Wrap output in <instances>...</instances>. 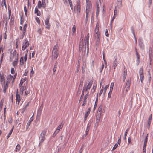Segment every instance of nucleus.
<instances>
[{
	"label": "nucleus",
	"mask_w": 153,
	"mask_h": 153,
	"mask_svg": "<svg viewBox=\"0 0 153 153\" xmlns=\"http://www.w3.org/2000/svg\"><path fill=\"white\" fill-rule=\"evenodd\" d=\"M58 45L56 44L54 46L52 50V57L55 59L57 58L59 53V51L58 50Z\"/></svg>",
	"instance_id": "obj_1"
},
{
	"label": "nucleus",
	"mask_w": 153,
	"mask_h": 153,
	"mask_svg": "<svg viewBox=\"0 0 153 153\" xmlns=\"http://www.w3.org/2000/svg\"><path fill=\"white\" fill-rule=\"evenodd\" d=\"M91 4H90L89 3L86 5V18L85 20L87 21L88 20L89 17V14L91 13Z\"/></svg>",
	"instance_id": "obj_2"
},
{
	"label": "nucleus",
	"mask_w": 153,
	"mask_h": 153,
	"mask_svg": "<svg viewBox=\"0 0 153 153\" xmlns=\"http://www.w3.org/2000/svg\"><path fill=\"white\" fill-rule=\"evenodd\" d=\"M17 75V73H16L15 74L14 76H12L11 74L8 75L7 77V81L6 82H7L8 83H9L11 80L12 79V83H14Z\"/></svg>",
	"instance_id": "obj_3"
},
{
	"label": "nucleus",
	"mask_w": 153,
	"mask_h": 153,
	"mask_svg": "<svg viewBox=\"0 0 153 153\" xmlns=\"http://www.w3.org/2000/svg\"><path fill=\"white\" fill-rule=\"evenodd\" d=\"M93 81H90L88 83L86 84L83 88V90H85L86 92H88V90L91 88L93 84Z\"/></svg>",
	"instance_id": "obj_4"
},
{
	"label": "nucleus",
	"mask_w": 153,
	"mask_h": 153,
	"mask_svg": "<svg viewBox=\"0 0 153 153\" xmlns=\"http://www.w3.org/2000/svg\"><path fill=\"white\" fill-rule=\"evenodd\" d=\"M30 45L29 42L27 39H26L24 40V41L22 44V51L25 50Z\"/></svg>",
	"instance_id": "obj_5"
},
{
	"label": "nucleus",
	"mask_w": 153,
	"mask_h": 153,
	"mask_svg": "<svg viewBox=\"0 0 153 153\" xmlns=\"http://www.w3.org/2000/svg\"><path fill=\"white\" fill-rule=\"evenodd\" d=\"M13 55L15 58V59L13 62L12 64L14 67H15L17 65L18 60V54H17L16 50L14 51Z\"/></svg>",
	"instance_id": "obj_6"
},
{
	"label": "nucleus",
	"mask_w": 153,
	"mask_h": 153,
	"mask_svg": "<svg viewBox=\"0 0 153 153\" xmlns=\"http://www.w3.org/2000/svg\"><path fill=\"white\" fill-rule=\"evenodd\" d=\"M46 131H42L41 133L40 138V144L42 143L45 139V135Z\"/></svg>",
	"instance_id": "obj_7"
},
{
	"label": "nucleus",
	"mask_w": 153,
	"mask_h": 153,
	"mask_svg": "<svg viewBox=\"0 0 153 153\" xmlns=\"http://www.w3.org/2000/svg\"><path fill=\"white\" fill-rule=\"evenodd\" d=\"M22 95H21L20 94L18 93V90L16 91V103L17 104L19 105L20 101L21 100V97Z\"/></svg>",
	"instance_id": "obj_8"
},
{
	"label": "nucleus",
	"mask_w": 153,
	"mask_h": 153,
	"mask_svg": "<svg viewBox=\"0 0 153 153\" xmlns=\"http://www.w3.org/2000/svg\"><path fill=\"white\" fill-rule=\"evenodd\" d=\"M50 19V16H48L45 21V24L46 26L45 27L48 30L50 29L51 26L50 24L49 23Z\"/></svg>",
	"instance_id": "obj_9"
},
{
	"label": "nucleus",
	"mask_w": 153,
	"mask_h": 153,
	"mask_svg": "<svg viewBox=\"0 0 153 153\" xmlns=\"http://www.w3.org/2000/svg\"><path fill=\"white\" fill-rule=\"evenodd\" d=\"M102 105H100L98 108V111L100 113L98 115H97L96 118V121L97 123H98L100 121V116L101 115V112L102 111Z\"/></svg>",
	"instance_id": "obj_10"
},
{
	"label": "nucleus",
	"mask_w": 153,
	"mask_h": 153,
	"mask_svg": "<svg viewBox=\"0 0 153 153\" xmlns=\"http://www.w3.org/2000/svg\"><path fill=\"white\" fill-rule=\"evenodd\" d=\"M76 10L77 14H80L81 11L80 1V0H78L77 2L76 6Z\"/></svg>",
	"instance_id": "obj_11"
},
{
	"label": "nucleus",
	"mask_w": 153,
	"mask_h": 153,
	"mask_svg": "<svg viewBox=\"0 0 153 153\" xmlns=\"http://www.w3.org/2000/svg\"><path fill=\"white\" fill-rule=\"evenodd\" d=\"M24 57L22 56L20 59V65H23L24 64V61L26 62L27 61V53H26L24 56Z\"/></svg>",
	"instance_id": "obj_12"
},
{
	"label": "nucleus",
	"mask_w": 153,
	"mask_h": 153,
	"mask_svg": "<svg viewBox=\"0 0 153 153\" xmlns=\"http://www.w3.org/2000/svg\"><path fill=\"white\" fill-rule=\"evenodd\" d=\"M89 33H88L87 35H85L84 38V41L85 42V45L87 44V47L89 46Z\"/></svg>",
	"instance_id": "obj_13"
},
{
	"label": "nucleus",
	"mask_w": 153,
	"mask_h": 153,
	"mask_svg": "<svg viewBox=\"0 0 153 153\" xmlns=\"http://www.w3.org/2000/svg\"><path fill=\"white\" fill-rule=\"evenodd\" d=\"M19 87L20 88V94L21 95H22L23 94L24 91L26 89V87L25 86V84H24L23 85H19Z\"/></svg>",
	"instance_id": "obj_14"
},
{
	"label": "nucleus",
	"mask_w": 153,
	"mask_h": 153,
	"mask_svg": "<svg viewBox=\"0 0 153 153\" xmlns=\"http://www.w3.org/2000/svg\"><path fill=\"white\" fill-rule=\"evenodd\" d=\"M152 118V114H151L149 116V118H148V120L147 121V123H148L147 128L148 129H149L150 128V124L151 123Z\"/></svg>",
	"instance_id": "obj_15"
},
{
	"label": "nucleus",
	"mask_w": 153,
	"mask_h": 153,
	"mask_svg": "<svg viewBox=\"0 0 153 153\" xmlns=\"http://www.w3.org/2000/svg\"><path fill=\"white\" fill-rule=\"evenodd\" d=\"M43 108V104H42L37 111V116H40Z\"/></svg>",
	"instance_id": "obj_16"
},
{
	"label": "nucleus",
	"mask_w": 153,
	"mask_h": 153,
	"mask_svg": "<svg viewBox=\"0 0 153 153\" xmlns=\"http://www.w3.org/2000/svg\"><path fill=\"white\" fill-rule=\"evenodd\" d=\"M131 82V78H128L127 79V82H126V84L125 87H127V88H128V87L130 88Z\"/></svg>",
	"instance_id": "obj_17"
},
{
	"label": "nucleus",
	"mask_w": 153,
	"mask_h": 153,
	"mask_svg": "<svg viewBox=\"0 0 153 153\" xmlns=\"http://www.w3.org/2000/svg\"><path fill=\"white\" fill-rule=\"evenodd\" d=\"M14 18L13 15H12L11 17L9 24L11 26L13 25L14 23Z\"/></svg>",
	"instance_id": "obj_18"
},
{
	"label": "nucleus",
	"mask_w": 153,
	"mask_h": 153,
	"mask_svg": "<svg viewBox=\"0 0 153 153\" xmlns=\"http://www.w3.org/2000/svg\"><path fill=\"white\" fill-rule=\"evenodd\" d=\"M9 83L7 82H6L5 84L4 85L3 88V92L5 93L7 89L8 88V87Z\"/></svg>",
	"instance_id": "obj_19"
},
{
	"label": "nucleus",
	"mask_w": 153,
	"mask_h": 153,
	"mask_svg": "<svg viewBox=\"0 0 153 153\" xmlns=\"http://www.w3.org/2000/svg\"><path fill=\"white\" fill-rule=\"evenodd\" d=\"M83 35L82 34L81 37L80 39V42L79 44V48L82 47L83 45Z\"/></svg>",
	"instance_id": "obj_20"
},
{
	"label": "nucleus",
	"mask_w": 153,
	"mask_h": 153,
	"mask_svg": "<svg viewBox=\"0 0 153 153\" xmlns=\"http://www.w3.org/2000/svg\"><path fill=\"white\" fill-rule=\"evenodd\" d=\"M35 13L37 14V15L38 16H40L41 15L40 12L38 10L37 7H35Z\"/></svg>",
	"instance_id": "obj_21"
},
{
	"label": "nucleus",
	"mask_w": 153,
	"mask_h": 153,
	"mask_svg": "<svg viewBox=\"0 0 153 153\" xmlns=\"http://www.w3.org/2000/svg\"><path fill=\"white\" fill-rule=\"evenodd\" d=\"M117 65V59H115L113 62V66L114 69L115 70Z\"/></svg>",
	"instance_id": "obj_22"
},
{
	"label": "nucleus",
	"mask_w": 153,
	"mask_h": 153,
	"mask_svg": "<svg viewBox=\"0 0 153 153\" xmlns=\"http://www.w3.org/2000/svg\"><path fill=\"white\" fill-rule=\"evenodd\" d=\"M4 99L2 98L0 102V111H1Z\"/></svg>",
	"instance_id": "obj_23"
},
{
	"label": "nucleus",
	"mask_w": 153,
	"mask_h": 153,
	"mask_svg": "<svg viewBox=\"0 0 153 153\" xmlns=\"http://www.w3.org/2000/svg\"><path fill=\"white\" fill-rule=\"evenodd\" d=\"M127 71L126 69L124 68L123 72V81L124 82L126 79L127 75Z\"/></svg>",
	"instance_id": "obj_24"
},
{
	"label": "nucleus",
	"mask_w": 153,
	"mask_h": 153,
	"mask_svg": "<svg viewBox=\"0 0 153 153\" xmlns=\"http://www.w3.org/2000/svg\"><path fill=\"white\" fill-rule=\"evenodd\" d=\"M129 89V88L128 87V88H127V87H125L123 90V94H126L127 93Z\"/></svg>",
	"instance_id": "obj_25"
},
{
	"label": "nucleus",
	"mask_w": 153,
	"mask_h": 153,
	"mask_svg": "<svg viewBox=\"0 0 153 153\" xmlns=\"http://www.w3.org/2000/svg\"><path fill=\"white\" fill-rule=\"evenodd\" d=\"M8 22L7 16L6 15H4L3 16V22L5 23V22Z\"/></svg>",
	"instance_id": "obj_26"
},
{
	"label": "nucleus",
	"mask_w": 153,
	"mask_h": 153,
	"mask_svg": "<svg viewBox=\"0 0 153 153\" xmlns=\"http://www.w3.org/2000/svg\"><path fill=\"white\" fill-rule=\"evenodd\" d=\"M13 128H13H13H12L10 130L9 133L8 134L7 136V139H8L10 137V136L11 134H12V133L13 131Z\"/></svg>",
	"instance_id": "obj_27"
},
{
	"label": "nucleus",
	"mask_w": 153,
	"mask_h": 153,
	"mask_svg": "<svg viewBox=\"0 0 153 153\" xmlns=\"http://www.w3.org/2000/svg\"><path fill=\"white\" fill-rule=\"evenodd\" d=\"M26 80V79L25 78L23 79L22 78L20 81V82L19 84V85H23L24 84H23V83Z\"/></svg>",
	"instance_id": "obj_28"
},
{
	"label": "nucleus",
	"mask_w": 153,
	"mask_h": 153,
	"mask_svg": "<svg viewBox=\"0 0 153 153\" xmlns=\"http://www.w3.org/2000/svg\"><path fill=\"white\" fill-rule=\"evenodd\" d=\"M21 149V147L19 144H18L17 145L16 147V150L15 151L16 152L19 151Z\"/></svg>",
	"instance_id": "obj_29"
},
{
	"label": "nucleus",
	"mask_w": 153,
	"mask_h": 153,
	"mask_svg": "<svg viewBox=\"0 0 153 153\" xmlns=\"http://www.w3.org/2000/svg\"><path fill=\"white\" fill-rule=\"evenodd\" d=\"M140 76L141 82L142 83H143V82L144 79V76L143 74L140 75Z\"/></svg>",
	"instance_id": "obj_30"
},
{
	"label": "nucleus",
	"mask_w": 153,
	"mask_h": 153,
	"mask_svg": "<svg viewBox=\"0 0 153 153\" xmlns=\"http://www.w3.org/2000/svg\"><path fill=\"white\" fill-rule=\"evenodd\" d=\"M1 82H4L5 81V79L4 77L3 74H1Z\"/></svg>",
	"instance_id": "obj_31"
},
{
	"label": "nucleus",
	"mask_w": 153,
	"mask_h": 153,
	"mask_svg": "<svg viewBox=\"0 0 153 153\" xmlns=\"http://www.w3.org/2000/svg\"><path fill=\"white\" fill-rule=\"evenodd\" d=\"M148 72L149 73V77L148 79V81H149V84H148V87H149V85H150V84L151 82V74L150 72L149 71H148Z\"/></svg>",
	"instance_id": "obj_32"
},
{
	"label": "nucleus",
	"mask_w": 153,
	"mask_h": 153,
	"mask_svg": "<svg viewBox=\"0 0 153 153\" xmlns=\"http://www.w3.org/2000/svg\"><path fill=\"white\" fill-rule=\"evenodd\" d=\"M37 8H40L42 7V4L41 1H39L38 2V3L37 6Z\"/></svg>",
	"instance_id": "obj_33"
},
{
	"label": "nucleus",
	"mask_w": 153,
	"mask_h": 153,
	"mask_svg": "<svg viewBox=\"0 0 153 153\" xmlns=\"http://www.w3.org/2000/svg\"><path fill=\"white\" fill-rule=\"evenodd\" d=\"M42 7L43 8H45L46 6L45 0H42Z\"/></svg>",
	"instance_id": "obj_34"
},
{
	"label": "nucleus",
	"mask_w": 153,
	"mask_h": 153,
	"mask_svg": "<svg viewBox=\"0 0 153 153\" xmlns=\"http://www.w3.org/2000/svg\"><path fill=\"white\" fill-rule=\"evenodd\" d=\"M32 121V120L31 121L29 120V121L27 123V124L26 125V129L27 130L28 129V128L29 127L30 125L31 122Z\"/></svg>",
	"instance_id": "obj_35"
},
{
	"label": "nucleus",
	"mask_w": 153,
	"mask_h": 153,
	"mask_svg": "<svg viewBox=\"0 0 153 153\" xmlns=\"http://www.w3.org/2000/svg\"><path fill=\"white\" fill-rule=\"evenodd\" d=\"M135 51H136V56L137 57V60L138 61H139L140 60V57L139 56V54L138 53L137 50L136 49V48H135Z\"/></svg>",
	"instance_id": "obj_36"
},
{
	"label": "nucleus",
	"mask_w": 153,
	"mask_h": 153,
	"mask_svg": "<svg viewBox=\"0 0 153 153\" xmlns=\"http://www.w3.org/2000/svg\"><path fill=\"white\" fill-rule=\"evenodd\" d=\"M135 51H136V56L137 57V60L138 61H139L140 60V57L139 56V54L138 53L137 50L136 49V48H135Z\"/></svg>",
	"instance_id": "obj_37"
},
{
	"label": "nucleus",
	"mask_w": 153,
	"mask_h": 153,
	"mask_svg": "<svg viewBox=\"0 0 153 153\" xmlns=\"http://www.w3.org/2000/svg\"><path fill=\"white\" fill-rule=\"evenodd\" d=\"M129 128H128L126 131L125 134H124V138L125 140L126 139V137L127 135V134L128 133V132L129 131Z\"/></svg>",
	"instance_id": "obj_38"
},
{
	"label": "nucleus",
	"mask_w": 153,
	"mask_h": 153,
	"mask_svg": "<svg viewBox=\"0 0 153 153\" xmlns=\"http://www.w3.org/2000/svg\"><path fill=\"white\" fill-rule=\"evenodd\" d=\"M63 124L62 123L60 124L59 125V126L58 127L57 129L58 130H59V131H60V129H62V128L63 127Z\"/></svg>",
	"instance_id": "obj_39"
},
{
	"label": "nucleus",
	"mask_w": 153,
	"mask_h": 153,
	"mask_svg": "<svg viewBox=\"0 0 153 153\" xmlns=\"http://www.w3.org/2000/svg\"><path fill=\"white\" fill-rule=\"evenodd\" d=\"M89 112L87 111L85 113V114L84 120H86L87 117L90 114Z\"/></svg>",
	"instance_id": "obj_40"
},
{
	"label": "nucleus",
	"mask_w": 153,
	"mask_h": 153,
	"mask_svg": "<svg viewBox=\"0 0 153 153\" xmlns=\"http://www.w3.org/2000/svg\"><path fill=\"white\" fill-rule=\"evenodd\" d=\"M109 84H108V85H107L106 86H105V87L104 91L103 92V94L104 95L105 94V92L106 91V90H107V89L109 87Z\"/></svg>",
	"instance_id": "obj_41"
},
{
	"label": "nucleus",
	"mask_w": 153,
	"mask_h": 153,
	"mask_svg": "<svg viewBox=\"0 0 153 153\" xmlns=\"http://www.w3.org/2000/svg\"><path fill=\"white\" fill-rule=\"evenodd\" d=\"M139 75L143 74V69L142 68H140L139 71Z\"/></svg>",
	"instance_id": "obj_42"
},
{
	"label": "nucleus",
	"mask_w": 153,
	"mask_h": 153,
	"mask_svg": "<svg viewBox=\"0 0 153 153\" xmlns=\"http://www.w3.org/2000/svg\"><path fill=\"white\" fill-rule=\"evenodd\" d=\"M89 92H88L85 95L84 98V100H86L87 98L89 96Z\"/></svg>",
	"instance_id": "obj_43"
},
{
	"label": "nucleus",
	"mask_w": 153,
	"mask_h": 153,
	"mask_svg": "<svg viewBox=\"0 0 153 153\" xmlns=\"http://www.w3.org/2000/svg\"><path fill=\"white\" fill-rule=\"evenodd\" d=\"M27 24H24L23 27V31L24 33H25L26 31V29L27 28Z\"/></svg>",
	"instance_id": "obj_44"
},
{
	"label": "nucleus",
	"mask_w": 153,
	"mask_h": 153,
	"mask_svg": "<svg viewBox=\"0 0 153 153\" xmlns=\"http://www.w3.org/2000/svg\"><path fill=\"white\" fill-rule=\"evenodd\" d=\"M69 3L70 4V7L71 8V9L72 10H73V7L72 5V1L71 0H68Z\"/></svg>",
	"instance_id": "obj_45"
},
{
	"label": "nucleus",
	"mask_w": 153,
	"mask_h": 153,
	"mask_svg": "<svg viewBox=\"0 0 153 153\" xmlns=\"http://www.w3.org/2000/svg\"><path fill=\"white\" fill-rule=\"evenodd\" d=\"M104 64L102 63L101 67L99 68V71L100 73H101L102 70L104 68Z\"/></svg>",
	"instance_id": "obj_46"
},
{
	"label": "nucleus",
	"mask_w": 153,
	"mask_h": 153,
	"mask_svg": "<svg viewBox=\"0 0 153 153\" xmlns=\"http://www.w3.org/2000/svg\"><path fill=\"white\" fill-rule=\"evenodd\" d=\"M7 33L8 32L7 31H5L4 32V39H5V40L7 39Z\"/></svg>",
	"instance_id": "obj_47"
},
{
	"label": "nucleus",
	"mask_w": 153,
	"mask_h": 153,
	"mask_svg": "<svg viewBox=\"0 0 153 153\" xmlns=\"http://www.w3.org/2000/svg\"><path fill=\"white\" fill-rule=\"evenodd\" d=\"M95 36L96 38H97L98 39H99L100 37V33L96 34Z\"/></svg>",
	"instance_id": "obj_48"
},
{
	"label": "nucleus",
	"mask_w": 153,
	"mask_h": 153,
	"mask_svg": "<svg viewBox=\"0 0 153 153\" xmlns=\"http://www.w3.org/2000/svg\"><path fill=\"white\" fill-rule=\"evenodd\" d=\"M72 31L73 33H75L76 31V26L75 25H74L72 28Z\"/></svg>",
	"instance_id": "obj_49"
},
{
	"label": "nucleus",
	"mask_w": 153,
	"mask_h": 153,
	"mask_svg": "<svg viewBox=\"0 0 153 153\" xmlns=\"http://www.w3.org/2000/svg\"><path fill=\"white\" fill-rule=\"evenodd\" d=\"M103 87H102L101 89L100 90V93L99 94V96H100L101 94H102V93L103 92Z\"/></svg>",
	"instance_id": "obj_50"
},
{
	"label": "nucleus",
	"mask_w": 153,
	"mask_h": 153,
	"mask_svg": "<svg viewBox=\"0 0 153 153\" xmlns=\"http://www.w3.org/2000/svg\"><path fill=\"white\" fill-rule=\"evenodd\" d=\"M34 72L33 71V69H32L30 71V76L31 77V76H33V74H34Z\"/></svg>",
	"instance_id": "obj_51"
},
{
	"label": "nucleus",
	"mask_w": 153,
	"mask_h": 153,
	"mask_svg": "<svg viewBox=\"0 0 153 153\" xmlns=\"http://www.w3.org/2000/svg\"><path fill=\"white\" fill-rule=\"evenodd\" d=\"M147 139H148L147 136H146L145 138V140L144 142V144L143 145L144 146H146V145H147Z\"/></svg>",
	"instance_id": "obj_52"
},
{
	"label": "nucleus",
	"mask_w": 153,
	"mask_h": 153,
	"mask_svg": "<svg viewBox=\"0 0 153 153\" xmlns=\"http://www.w3.org/2000/svg\"><path fill=\"white\" fill-rule=\"evenodd\" d=\"M35 20L36 22L38 23V24H39L40 23V21L39 18L38 17H36L35 18Z\"/></svg>",
	"instance_id": "obj_53"
},
{
	"label": "nucleus",
	"mask_w": 153,
	"mask_h": 153,
	"mask_svg": "<svg viewBox=\"0 0 153 153\" xmlns=\"http://www.w3.org/2000/svg\"><path fill=\"white\" fill-rule=\"evenodd\" d=\"M86 102H87V100H83V103L82 105V106H85L86 105Z\"/></svg>",
	"instance_id": "obj_54"
},
{
	"label": "nucleus",
	"mask_w": 153,
	"mask_h": 153,
	"mask_svg": "<svg viewBox=\"0 0 153 153\" xmlns=\"http://www.w3.org/2000/svg\"><path fill=\"white\" fill-rule=\"evenodd\" d=\"M99 9H96V17H97L99 15Z\"/></svg>",
	"instance_id": "obj_55"
},
{
	"label": "nucleus",
	"mask_w": 153,
	"mask_h": 153,
	"mask_svg": "<svg viewBox=\"0 0 153 153\" xmlns=\"http://www.w3.org/2000/svg\"><path fill=\"white\" fill-rule=\"evenodd\" d=\"M97 99L96 98V101L95 102V105H94V110H95L96 107H97Z\"/></svg>",
	"instance_id": "obj_56"
},
{
	"label": "nucleus",
	"mask_w": 153,
	"mask_h": 153,
	"mask_svg": "<svg viewBox=\"0 0 153 153\" xmlns=\"http://www.w3.org/2000/svg\"><path fill=\"white\" fill-rule=\"evenodd\" d=\"M94 61L92 60L91 64V67L92 69L94 67Z\"/></svg>",
	"instance_id": "obj_57"
},
{
	"label": "nucleus",
	"mask_w": 153,
	"mask_h": 153,
	"mask_svg": "<svg viewBox=\"0 0 153 153\" xmlns=\"http://www.w3.org/2000/svg\"><path fill=\"white\" fill-rule=\"evenodd\" d=\"M118 144H116L113 147L112 151L114 150L118 147Z\"/></svg>",
	"instance_id": "obj_58"
},
{
	"label": "nucleus",
	"mask_w": 153,
	"mask_h": 153,
	"mask_svg": "<svg viewBox=\"0 0 153 153\" xmlns=\"http://www.w3.org/2000/svg\"><path fill=\"white\" fill-rule=\"evenodd\" d=\"M121 136H120V137H118V140L117 143L118 144L120 145L121 143Z\"/></svg>",
	"instance_id": "obj_59"
},
{
	"label": "nucleus",
	"mask_w": 153,
	"mask_h": 153,
	"mask_svg": "<svg viewBox=\"0 0 153 153\" xmlns=\"http://www.w3.org/2000/svg\"><path fill=\"white\" fill-rule=\"evenodd\" d=\"M4 50V48L3 45H1L0 47V53H1L2 51H3Z\"/></svg>",
	"instance_id": "obj_60"
},
{
	"label": "nucleus",
	"mask_w": 153,
	"mask_h": 153,
	"mask_svg": "<svg viewBox=\"0 0 153 153\" xmlns=\"http://www.w3.org/2000/svg\"><path fill=\"white\" fill-rule=\"evenodd\" d=\"M11 73L12 74H14L15 73V70L13 68H11Z\"/></svg>",
	"instance_id": "obj_61"
},
{
	"label": "nucleus",
	"mask_w": 153,
	"mask_h": 153,
	"mask_svg": "<svg viewBox=\"0 0 153 153\" xmlns=\"http://www.w3.org/2000/svg\"><path fill=\"white\" fill-rule=\"evenodd\" d=\"M25 33H24V32H23V33L21 35L20 37V39H22L23 38L25 34Z\"/></svg>",
	"instance_id": "obj_62"
},
{
	"label": "nucleus",
	"mask_w": 153,
	"mask_h": 153,
	"mask_svg": "<svg viewBox=\"0 0 153 153\" xmlns=\"http://www.w3.org/2000/svg\"><path fill=\"white\" fill-rule=\"evenodd\" d=\"M105 35L107 37H108L109 36V35L108 33V30L107 29H106L105 30Z\"/></svg>",
	"instance_id": "obj_63"
},
{
	"label": "nucleus",
	"mask_w": 153,
	"mask_h": 153,
	"mask_svg": "<svg viewBox=\"0 0 153 153\" xmlns=\"http://www.w3.org/2000/svg\"><path fill=\"white\" fill-rule=\"evenodd\" d=\"M83 150V146H81L80 149L79 150V153H82Z\"/></svg>",
	"instance_id": "obj_64"
}]
</instances>
